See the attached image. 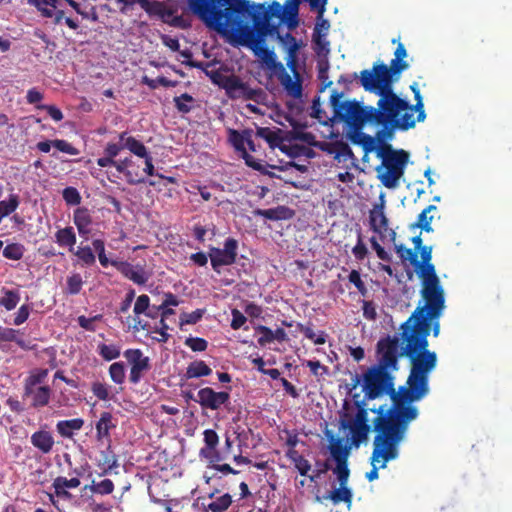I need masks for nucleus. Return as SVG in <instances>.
<instances>
[{
	"mask_svg": "<svg viewBox=\"0 0 512 512\" xmlns=\"http://www.w3.org/2000/svg\"><path fill=\"white\" fill-rule=\"evenodd\" d=\"M192 12L209 28L224 36L233 46H247L269 53L264 46L267 36L283 37L279 27L270 22L282 18L280 3L251 4L248 0H187Z\"/></svg>",
	"mask_w": 512,
	"mask_h": 512,
	"instance_id": "obj_1",
	"label": "nucleus"
},
{
	"mask_svg": "<svg viewBox=\"0 0 512 512\" xmlns=\"http://www.w3.org/2000/svg\"><path fill=\"white\" fill-rule=\"evenodd\" d=\"M360 84L365 91L379 96L377 107L372 106L373 125L379 126L375 138L379 143L393 139L397 130L407 131L415 127L416 122L426 118L423 98L416 82L410 85L416 103L411 105L393 90L392 81L360 76Z\"/></svg>",
	"mask_w": 512,
	"mask_h": 512,
	"instance_id": "obj_2",
	"label": "nucleus"
},
{
	"mask_svg": "<svg viewBox=\"0 0 512 512\" xmlns=\"http://www.w3.org/2000/svg\"><path fill=\"white\" fill-rule=\"evenodd\" d=\"M393 372L371 366L363 374V391L365 399L373 400L384 395L391 399V406L386 409L384 405L378 409H371L377 413L373 421L374 429H384L386 433L395 430H408L409 424L418 418L419 410L413 405V400L401 398L406 384L395 389Z\"/></svg>",
	"mask_w": 512,
	"mask_h": 512,
	"instance_id": "obj_3",
	"label": "nucleus"
},
{
	"mask_svg": "<svg viewBox=\"0 0 512 512\" xmlns=\"http://www.w3.org/2000/svg\"><path fill=\"white\" fill-rule=\"evenodd\" d=\"M404 346L402 355L410 360L411 368L406 380V389L401 398L418 402L428 395L429 374L437 366V354L428 350L427 326L417 324L410 334L401 335Z\"/></svg>",
	"mask_w": 512,
	"mask_h": 512,
	"instance_id": "obj_4",
	"label": "nucleus"
},
{
	"mask_svg": "<svg viewBox=\"0 0 512 512\" xmlns=\"http://www.w3.org/2000/svg\"><path fill=\"white\" fill-rule=\"evenodd\" d=\"M374 431L376 435L370 457L372 469L366 474L368 481L378 479V470L386 468L389 461L399 456V445L407 433V430H395L390 433H386L384 429H374Z\"/></svg>",
	"mask_w": 512,
	"mask_h": 512,
	"instance_id": "obj_5",
	"label": "nucleus"
},
{
	"mask_svg": "<svg viewBox=\"0 0 512 512\" xmlns=\"http://www.w3.org/2000/svg\"><path fill=\"white\" fill-rule=\"evenodd\" d=\"M343 93L333 90L329 103L333 119L345 123L349 128L362 129L365 124L373 125L372 106H364L356 100L342 101Z\"/></svg>",
	"mask_w": 512,
	"mask_h": 512,
	"instance_id": "obj_6",
	"label": "nucleus"
},
{
	"mask_svg": "<svg viewBox=\"0 0 512 512\" xmlns=\"http://www.w3.org/2000/svg\"><path fill=\"white\" fill-rule=\"evenodd\" d=\"M440 301L433 304H429L428 297L421 296L416 309L412 312L410 317L401 325V335L410 334L417 324L427 326V337L430 332H433V336L437 337L440 333V318L445 310V291L442 292Z\"/></svg>",
	"mask_w": 512,
	"mask_h": 512,
	"instance_id": "obj_7",
	"label": "nucleus"
},
{
	"mask_svg": "<svg viewBox=\"0 0 512 512\" xmlns=\"http://www.w3.org/2000/svg\"><path fill=\"white\" fill-rule=\"evenodd\" d=\"M420 253L421 260L416 255L415 272L421 281L420 296L428 297L429 304L439 302L444 288L436 273L435 265L432 263V246H424Z\"/></svg>",
	"mask_w": 512,
	"mask_h": 512,
	"instance_id": "obj_8",
	"label": "nucleus"
},
{
	"mask_svg": "<svg viewBox=\"0 0 512 512\" xmlns=\"http://www.w3.org/2000/svg\"><path fill=\"white\" fill-rule=\"evenodd\" d=\"M379 144L376 153L377 157L382 159L384 170L382 171L381 167L377 168L378 177L386 188L392 189L403 176L409 155L404 150H393L386 141Z\"/></svg>",
	"mask_w": 512,
	"mask_h": 512,
	"instance_id": "obj_9",
	"label": "nucleus"
},
{
	"mask_svg": "<svg viewBox=\"0 0 512 512\" xmlns=\"http://www.w3.org/2000/svg\"><path fill=\"white\" fill-rule=\"evenodd\" d=\"M279 41L287 52L286 64L296 79L293 80L282 65H280L281 72L278 74V79L289 96L299 98L302 95V83L297 71V52L300 45L296 38L289 32H287L284 37H279Z\"/></svg>",
	"mask_w": 512,
	"mask_h": 512,
	"instance_id": "obj_10",
	"label": "nucleus"
},
{
	"mask_svg": "<svg viewBox=\"0 0 512 512\" xmlns=\"http://www.w3.org/2000/svg\"><path fill=\"white\" fill-rule=\"evenodd\" d=\"M392 43H397L394 51V58L390 61V65L385 63H374L371 69H365L360 72V76H372V78L387 80L394 82L398 80L401 73L409 68V63L405 60L407 50L405 45L400 42V38L392 39Z\"/></svg>",
	"mask_w": 512,
	"mask_h": 512,
	"instance_id": "obj_11",
	"label": "nucleus"
},
{
	"mask_svg": "<svg viewBox=\"0 0 512 512\" xmlns=\"http://www.w3.org/2000/svg\"><path fill=\"white\" fill-rule=\"evenodd\" d=\"M357 413L353 418L348 412H343L340 416V426L343 429H349L352 435V443L359 446L366 441L371 431L368 419V409L365 401H355Z\"/></svg>",
	"mask_w": 512,
	"mask_h": 512,
	"instance_id": "obj_12",
	"label": "nucleus"
},
{
	"mask_svg": "<svg viewBox=\"0 0 512 512\" xmlns=\"http://www.w3.org/2000/svg\"><path fill=\"white\" fill-rule=\"evenodd\" d=\"M376 352L378 363L375 367H380L391 372L398 370L399 357V340L397 337L387 336L378 341Z\"/></svg>",
	"mask_w": 512,
	"mask_h": 512,
	"instance_id": "obj_13",
	"label": "nucleus"
},
{
	"mask_svg": "<svg viewBox=\"0 0 512 512\" xmlns=\"http://www.w3.org/2000/svg\"><path fill=\"white\" fill-rule=\"evenodd\" d=\"M221 87L225 89L227 95L231 99L242 98L244 100L257 101L262 94V90L260 88H251L236 75H226Z\"/></svg>",
	"mask_w": 512,
	"mask_h": 512,
	"instance_id": "obj_14",
	"label": "nucleus"
},
{
	"mask_svg": "<svg viewBox=\"0 0 512 512\" xmlns=\"http://www.w3.org/2000/svg\"><path fill=\"white\" fill-rule=\"evenodd\" d=\"M238 242L234 238H227L224 248L210 247L208 256L214 271L220 272L222 266H230L236 262Z\"/></svg>",
	"mask_w": 512,
	"mask_h": 512,
	"instance_id": "obj_15",
	"label": "nucleus"
},
{
	"mask_svg": "<svg viewBox=\"0 0 512 512\" xmlns=\"http://www.w3.org/2000/svg\"><path fill=\"white\" fill-rule=\"evenodd\" d=\"M123 355L130 365L129 381L132 384H138L144 373L151 369L149 357L145 356L142 350L138 348L127 349Z\"/></svg>",
	"mask_w": 512,
	"mask_h": 512,
	"instance_id": "obj_16",
	"label": "nucleus"
},
{
	"mask_svg": "<svg viewBox=\"0 0 512 512\" xmlns=\"http://www.w3.org/2000/svg\"><path fill=\"white\" fill-rule=\"evenodd\" d=\"M112 266L126 279L136 285H145L151 277V273L146 270V264H132L128 261H113Z\"/></svg>",
	"mask_w": 512,
	"mask_h": 512,
	"instance_id": "obj_17",
	"label": "nucleus"
},
{
	"mask_svg": "<svg viewBox=\"0 0 512 512\" xmlns=\"http://www.w3.org/2000/svg\"><path fill=\"white\" fill-rule=\"evenodd\" d=\"M230 400V394L226 391L216 392L210 387L202 388L197 393L196 402L204 409L218 410Z\"/></svg>",
	"mask_w": 512,
	"mask_h": 512,
	"instance_id": "obj_18",
	"label": "nucleus"
},
{
	"mask_svg": "<svg viewBox=\"0 0 512 512\" xmlns=\"http://www.w3.org/2000/svg\"><path fill=\"white\" fill-rule=\"evenodd\" d=\"M203 436L205 445L200 449V457L208 460L210 463L222 461L224 456L217 450L219 436L216 431L213 429H206L203 432Z\"/></svg>",
	"mask_w": 512,
	"mask_h": 512,
	"instance_id": "obj_19",
	"label": "nucleus"
},
{
	"mask_svg": "<svg viewBox=\"0 0 512 512\" xmlns=\"http://www.w3.org/2000/svg\"><path fill=\"white\" fill-rule=\"evenodd\" d=\"M73 223L77 227L78 233L85 240H88L91 233L92 216L88 208L78 207L73 213Z\"/></svg>",
	"mask_w": 512,
	"mask_h": 512,
	"instance_id": "obj_20",
	"label": "nucleus"
},
{
	"mask_svg": "<svg viewBox=\"0 0 512 512\" xmlns=\"http://www.w3.org/2000/svg\"><path fill=\"white\" fill-rule=\"evenodd\" d=\"M51 397V389L49 386H35L31 387V392L24 388L23 398H31V406L40 408L46 406Z\"/></svg>",
	"mask_w": 512,
	"mask_h": 512,
	"instance_id": "obj_21",
	"label": "nucleus"
},
{
	"mask_svg": "<svg viewBox=\"0 0 512 512\" xmlns=\"http://www.w3.org/2000/svg\"><path fill=\"white\" fill-rule=\"evenodd\" d=\"M56 148L60 152L66 153L71 156H76L79 154V150L74 147L71 143L63 139H55V140H45L40 141L36 144V148L43 153H48L51 150V147Z\"/></svg>",
	"mask_w": 512,
	"mask_h": 512,
	"instance_id": "obj_22",
	"label": "nucleus"
},
{
	"mask_svg": "<svg viewBox=\"0 0 512 512\" xmlns=\"http://www.w3.org/2000/svg\"><path fill=\"white\" fill-rule=\"evenodd\" d=\"M255 216H261L268 220L279 221V220H289L294 216V211L283 205H279L275 208L270 209H255L253 211Z\"/></svg>",
	"mask_w": 512,
	"mask_h": 512,
	"instance_id": "obj_23",
	"label": "nucleus"
},
{
	"mask_svg": "<svg viewBox=\"0 0 512 512\" xmlns=\"http://www.w3.org/2000/svg\"><path fill=\"white\" fill-rule=\"evenodd\" d=\"M281 133L282 130L279 128L273 130L269 127H258L256 130V136L264 139L271 148L278 147L282 152H287L286 145L282 144Z\"/></svg>",
	"mask_w": 512,
	"mask_h": 512,
	"instance_id": "obj_24",
	"label": "nucleus"
},
{
	"mask_svg": "<svg viewBox=\"0 0 512 512\" xmlns=\"http://www.w3.org/2000/svg\"><path fill=\"white\" fill-rule=\"evenodd\" d=\"M369 221L371 229L379 234L388 230V218L384 213V203L376 204L370 211Z\"/></svg>",
	"mask_w": 512,
	"mask_h": 512,
	"instance_id": "obj_25",
	"label": "nucleus"
},
{
	"mask_svg": "<svg viewBox=\"0 0 512 512\" xmlns=\"http://www.w3.org/2000/svg\"><path fill=\"white\" fill-rule=\"evenodd\" d=\"M96 438L97 440H110L111 430L116 428V422L110 412H102L99 420L96 422Z\"/></svg>",
	"mask_w": 512,
	"mask_h": 512,
	"instance_id": "obj_26",
	"label": "nucleus"
},
{
	"mask_svg": "<svg viewBox=\"0 0 512 512\" xmlns=\"http://www.w3.org/2000/svg\"><path fill=\"white\" fill-rule=\"evenodd\" d=\"M119 140L123 142L124 149L129 150L139 158H143L149 154L146 146L141 141L131 136L127 131H123L119 134Z\"/></svg>",
	"mask_w": 512,
	"mask_h": 512,
	"instance_id": "obj_27",
	"label": "nucleus"
},
{
	"mask_svg": "<svg viewBox=\"0 0 512 512\" xmlns=\"http://www.w3.org/2000/svg\"><path fill=\"white\" fill-rule=\"evenodd\" d=\"M218 490H215L208 494V498L212 499L207 505L203 504L204 512H225L232 504V496L229 493H225L217 498L215 494Z\"/></svg>",
	"mask_w": 512,
	"mask_h": 512,
	"instance_id": "obj_28",
	"label": "nucleus"
},
{
	"mask_svg": "<svg viewBox=\"0 0 512 512\" xmlns=\"http://www.w3.org/2000/svg\"><path fill=\"white\" fill-rule=\"evenodd\" d=\"M31 443L43 454H48L54 446V438L50 432L39 430L31 435Z\"/></svg>",
	"mask_w": 512,
	"mask_h": 512,
	"instance_id": "obj_29",
	"label": "nucleus"
},
{
	"mask_svg": "<svg viewBox=\"0 0 512 512\" xmlns=\"http://www.w3.org/2000/svg\"><path fill=\"white\" fill-rule=\"evenodd\" d=\"M83 425L84 420L82 418L61 420L57 422L56 430L63 438L71 439L74 436V431L81 430Z\"/></svg>",
	"mask_w": 512,
	"mask_h": 512,
	"instance_id": "obj_30",
	"label": "nucleus"
},
{
	"mask_svg": "<svg viewBox=\"0 0 512 512\" xmlns=\"http://www.w3.org/2000/svg\"><path fill=\"white\" fill-rule=\"evenodd\" d=\"M323 499H329L335 505L344 502L348 506H351L353 493L351 489L347 487V484H339L338 488L328 492L326 495L323 496Z\"/></svg>",
	"mask_w": 512,
	"mask_h": 512,
	"instance_id": "obj_31",
	"label": "nucleus"
},
{
	"mask_svg": "<svg viewBox=\"0 0 512 512\" xmlns=\"http://www.w3.org/2000/svg\"><path fill=\"white\" fill-rule=\"evenodd\" d=\"M55 241L60 247H68L69 252H74L76 233L74 228L67 226L60 228L55 233Z\"/></svg>",
	"mask_w": 512,
	"mask_h": 512,
	"instance_id": "obj_32",
	"label": "nucleus"
},
{
	"mask_svg": "<svg viewBox=\"0 0 512 512\" xmlns=\"http://www.w3.org/2000/svg\"><path fill=\"white\" fill-rule=\"evenodd\" d=\"M211 373L212 369L203 360H195L187 366L184 377L186 379L200 378L209 376Z\"/></svg>",
	"mask_w": 512,
	"mask_h": 512,
	"instance_id": "obj_33",
	"label": "nucleus"
},
{
	"mask_svg": "<svg viewBox=\"0 0 512 512\" xmlns=\"http://www.w3.org/2000/svg\"><path fill=\"white\" fill-rule=\"evenodd\" d=\"M438 208L435 205H429L427 206L419 215L417 218V222L415 224L416 227L420 228L421 230L425 232H432L433 229L431 227V222L434 218V215L431 214L432 212H437Z\"/></svg>",
	"mask_w": 512,
	"mask_h": 512,
	"instance_id": "obj_34",
	"label": "nucleus"
},
{
	"mask_svg": "<svg viewBox=\"0 0 512 512\" xmlns=\"http://www.w3.org/2000/svg\"><path fill=\"white\" fill-rule=\"evenodd\" d=\"M330 453L335 462L337 461H348L349 447L344 444L343 439H335L331 442Z\"/></svg>",
	"mask_w": 512,
	"mask_h": 512,
	"instance_id": "obj_35",
	"label": "nucleus"
},
{
	"mask_svg": "<svg viewBox=\"0 0 512 512\" xmlns=\"http://www.w3.org/2000/svg\"><path fill=\"white\" fill-rule=\"evenodd\" d=\"M1 292L3 297L0 298V306H3L8 311L15 309L20 301L19 291L2 288Z\"/></svg>",
	"mask_w": 512,
	"mask_h": 512,
	"instance_id": "obj_36",
	"label": "nucleus"
},
{
	"mask_svg": "<svg viewBox=\"0 0 512 512\" xmlns=\"http://www.w3.org/2000/svg\"><path fill=\"white\" fill-rule=\"evenodd\" d=\"M177 111L181 114H187L193 109L195 99L188 93H183L173 99Z\"/></svg>",
	"mask_w": 512,
	"mask_h": 512,
	"instance_id": "obj_37",
	"label": "nucleus"
},
{
	"mask_svg": "<svg viewBox=\"0 0 512 512\" xmlns=\"http://www.w3.org/2000/svg\"><path fill=\"white\" fill-rule=\"evenodd\" d=\"M97 352L105 361H112L117 359L121 354L120 347L118 345H108L105 343H100L97 346Z\"/></svg>",
	"mask_w": 512,
	"mask_h": 512,
	"instance_id": "obj_38",
	"label": "nucleus"
},
{
	"mask_svg": "<svg viewBox=\"0 0 512 512\" xmlns=\"http://www.w3.org/2000/svg\"><path fill=\"white\" fill-rule=\"evenodd\" d=\"M83 265L91 266L95 264L96 257L90 246H79L74 252H72Z\"/></svg>",
	"mask_w": 512,
	"mask_h": 512,
	"instance_id": "obj_39",
	"label": "nucleus"
},
{
	"mask_svg": "<svg viewBox=\"0 0 512 512\" xmlns=\"http://www.w3.org/2000/svg\"><path fill=\"white\" fill-rule=\"evenodd\" d=\"M28 3L37 7L43 16L52 17L56 9L57 0H28Z\"/></svg>",
	"mask_w": 512,
	"mask_h": 512,
	"instance_id": "obj_40",
	"label": "nucleus"
},
{
	"mask_svg": "<svg viewBox=\"0 0 512 512\" xmlns=\"http://www.w3.org/2000/svg\"><path fill=\"white\" fill-rule=\"evenodd\" d=\"M48 371L46 369H40L32 372L24 382V388H27L28 392H31V387L41 386V383L47 377Z\"/></svg>",
	"mask_w": 512,
	"mask_h": 512,
	"instance_id": "obj_41",
	"label": "nucleus"
},
{
	"mask_svg": "<svg viewBox=\"0 0 512 512\" xmlns=\"http://www.w3.org/2000/svg\"><path fill=\"white\" fill-rule=\"evenodd\" d=\"M103 474H108L112 469L118 467L117 457L110 446L101 453Z\"/></svg>",
	"mask_w": 512,
	"mask_h": 512,
	"instance_id": "obj_42",
	"label": "nucleus"
},
{
	"mask_svg": "<svg viewBox=\"0 0 512 512\" xmlns=\"http://www.w3.org/2000/svg\"><path fill=\"white\" fill-rule=\"evenodd\" d=\"M109 376L111 380L118 385L125 381V366L123 362H114L109 367Z\"/></svg>",
	"mask_w": 512,
	"mask_h": 512,
	"instance_id": "obj_43",
	"label": "nucleus"
},
{
	"mask_svg": "<svg viewBox=\"0 0 512 512\" xmlns=\"http://www.w3.org/2000/svg\"><path fill=\"white\" fill-rule=\"evenodd\" d=\"M19 197L16 194H11L8 200L0 201V214L1 216H9L19 206Z\"/></svg>",
	"mask_w": 512,
	"mask_h": 512,
	"instance_id": "obj_44",
	"label": "nucleus"
},
{
	"mask_svg": "<svg viewBox=\"0 0 512 512\" xmlns=\"http://www.w3.org/2000/svg\"><path fill=\"white\" fill-rule=\"evenodd\" d=\"M394 249L403 263L409 261L413 267L415 266L417 252L414 249L406 248L403 244H395Z\"/></svg>",
	"mask_w": 512,
	"mask_h": 512,
	"instance_id": "obj_45",
	"label": "nucleus"
},
{
	"mask_svg": "<svg viewBox=\"0 0 512 512\" xmlns=\"http://www.w3.org/2000/svg\"><path fill=\"white\" fill-rule=\"evenodd\" d=\"M24 246L20 243H11L3 249V256L10 260H20L24 254Z\"/></svg>",
	"mask_w": 512,
	"mask_h": 512,
	"instance_id": "obj_46",
	"label": "nucleus"
},
{
	"mask_svg": "<svg viewBox=\"0 0 512 512\" xmlns=\"http://www.w3.org/2000/svg\"><path fill=\"white\" fill-rule=\"evenodd\" d=\"M245 139H246V129L243 130L242 132H238L237 130H234V129L229 130V140L231 141L234 148L241 153L246 151Z\"/></svg>",
	"mask_w": 512,
	"mask_h": 512,
	"instance_id": "obj_47",
	"label": "nucleus"
},
{
	"mask_svg": "<svg viewBox=\"0 0 512 512\" xmlns=\"http://www.w3.org/2000/svg\"><path fill=\"white\" fill-rule=\"evenodd\" d=\"M114 483L110 479H104L99 483L93 482L90 489L93 493L100 495H108L114 491Z\"/></svg>",
	"mask_w": 512,
	"mask_h": 512,
	"instance_id": "obj_48",
	"label": "nucleus"
},
{
	"mask_svg": "<svg viewBox=\"0 0 512 512\" xmlns=\"http://www.w3.org/2000/svg\"><path fill=\"white\" fill-rule=\"evenodd\" d=\"M143 159L145 162V168L143 169V172L145 174H147L148 176H157L161 179H166L169 183H172V184L176 182L174 177H166L160 173L155 172V167L153 164V157L150 153L147 156L143 157Z\"/></svg>",
	"mask_w": 512,
	"mask_h": 512,
	"instance_id": "obj_49",
	"label": "nucleus"
},
{
	"mask_svg": "<svg viewBox=\"0 0 512 512\" xmlns=\"http://www.w3.org/2000/svg\"><path fill=\"white\" fill-rule=\"evenodd\" d=\"M300 331L307 339L311 340L316 345H322L326 342V335L323 331H321L319 335H316L311 326L303 325L300 326Z\"/></svg>",
	"mask_w": 512,
	"mask_h": 512,
	"instance_id": "obj_50",
	"label": "nucleus"
},
{
	"mask_svg": "<svg viewBox=\"0 0 512 512\" xmlns=\"http://www.w3.org/2000/svg\"><path fill=\"white\" fill-rule=\"evenodd\" d=\"M126 182L130 185H137L146 182L145 177L140 172V167L134 163V167L129 168L126 173Z\"/></svg>",
	"mask_w": 512,
	"mask_h": 512,
	"instance_id": "obj_51",
	"label": "nucleus"
},
{
	"mask_svg": "<svg viewBox=\"0 0 512 512\" xmlns=\"http://www.w3.org/2000/svg\"><path fill=\"white\" fill-rule=\"evenodd\" d=\"M333 471L337 475L339 484H348V479L350 475L348 461H337L336 467Z\"/></svg>",
	"mask_w": 512,
	"mask_h": 512,
	"instance_id": "obj_52",
	"label": "nucleus"
},
{
	"mask_svg": "<svg viewBox=\"0 0 512 512\" xmlns=\"http://www.w3.org/2000/svg\"><path fill=\"white\" fill-rule=\"evenodd\" d=\"M62 197L67 205H79L82 199L79 191L71 186L62 191Z\"/></svg>",
	"mask_w": 512,
	"mask_h": 512,
	"instance_id": "obj_53",
	"label": "nucleus"
},
{
	"mask_svg": "<svg viewBox=\"0 0 512 512\" xmlns=\"http://www.w3.org/2000/svg\"><path fill=\"white\" fill-rule=\"evenodd\" d=\"M204 313H205L204 309H196L195 311H193L191 313H183L180 316V326L182 327L183 325L196 324L197 322H199L202 319Z\"/></svg>",
	"mask_w": 512,
	"mask_h": 512,
	"instance_id": "obj_54",
	"label": "nucleus"
},
{
	"mask_svg": "<svg viewBox=\"0 0 512 512\" xmlns=\"http://www.w3.org/2000/svg\"><path fill=\"white\" fill-rule=\"evenodd\" d=\"M83 285V280L80 274L75 273L67 278V290L71 295L78 294Z\"/></svg>",
	"mask_w": 512,
	"mask_h": 512,
	"instance_id": "obj_55",
	"label": "nucleus"
},
{
	"mask_svg": "<svg viewBox=\"0 0 512 512\" xmlns=\"http://www.w3.org/2000/svg\"><path fill=\"white\" fill-rule=\"evenodd\" d=\"M184 343L194 352H203L208 346V342L204 338L200 337H188Z\"/></svg>",
	"mask_w": 512,
	"mask_h": 512,
	"instance_id": "obj_56",
	"label": "nucleus"
},
{
	"mask_svg": "<svg viewBox=\"0 0 512 512\" xmlns=\"http://www.w3.org/2000/svg\"><path fill=\"white\" fill-rule=\"evenodd\" d=\"M352 253L358 261H363L369 253L367 246L363 242L361 233L358 234L357 243L352 248Z\"/></svg>",
	"mask_w": 512,
	"mask_h": 512,
	"instance_id": "obj_57",
	"label": "nucleus"
},
{
	"mask_svg": "<svg viewBox=\"0 0 512 512\" xmlns=\"http://www.w3.org/2000/svg\"><path fill=\"white\" fill-rule=\"evenodd\" d=\"M334 152L335 157L340 159L343 158L344 160L353 158V152L349 145L344 142H336L334 144Z\"/></svg>",
	"mask_w": 512,
	"mask_h": 512,
	"instance_id": "obj_58",
	"label": "nucleus"
},
{
	"mask_svg": "<svg viewBox=\"0 0 512 512\" xmlns=\"http://www.w3.org/2000/svg\"><path fill=\"white\" fill-rule=\"evenodd\" d=\"M150 306V298L146 294H142L137 297L136 302L134 304V314L139 316L141 314L146 313Z\"/></svg>",
	"mask_w": 512,
	"mask_h": 512,
	"instance_id": "obj_59",
	"label": "nucleus"
},
{
	"mask_svg": "<svg viewBox=\"0 0 512 512\" xmlns=\"http://www.w3.org/2000/svg\"><path fill=\"white\" fill-rule=\"evenodd\" d=\"M349 282L352 283L358 290L361 295H366L367 287L365 283L361 279L360 272L357 270H352L348 276Z\"/></svg>",
	"mask_w": 512,
	"mask_h": 512,
	"instance_id": "obj_60",
	"label": "nucleus"
},
{
	"mask_svg": "<svg viewBox=\"0 0 512 512\" xmlns=\"http://www.w3.org/2000/svg\"><path fill=\"white\" fill-rule=\"evenodd\" d=\"M370 243H371V247L372 249L376 252L377 254V257L379 259H381L382 261H385V262H391L392 261V257H391V254L388 253L380 244L379 242L377 241L376 237H371L370 238Z\"/></svg>",
	"mask_w": 512,
	"mask_h": 512,
	"instance_id": "obj_61",
	"label": "nucleus"
},
{
	"mask_svg": "<svg viewBox=\"0 0 512 512\" xmlns=\"http://www.w3.org/2000/svg\"><path fill=\"white\" fill-rule=\"evenodd\" d=\"M91 390L99 400L106 401L109 399V389L105 383L94 382Z\"/></svg>",
	"mask_w": 512,
	"mask_h": 512,
	"instance_id": "obj_62",
	"label": "nucleus"
},
{
	"mask_svg": "<svg viewBox=\"0 0 512 512\" xmlns=\"http://www.w3.org/2000/svg\"><path fill=\"white\" fill-rule=\"evenodd\" d=\"M36 108L46 110L48 115L56 122L61 121L64 117L62 111L54 105L40 104L37 105Z\"/></svg>",
	"mask_w": 512,
	"mask_h": 512,
	"instance_id": "obj_63",
	"label": "nucleus"
},
{
	"mask_svg": "<svg viewBox=\"0 0 512 512\" xmlns=\"http://www.w3.org/2000/svg\"><path fill=\"white\" fill-rule=\"evenodd\" d=\"M123 149L124 146L122 141L119 140V143L109 142L104 148V154L115 159Z\"/></svg>",
	"mask_w": 512,
	"mask_h": 512,
	"instance_id": "obj_64",
	"label": "nucleus"
}]
</instances>
